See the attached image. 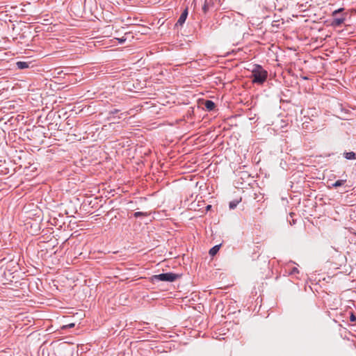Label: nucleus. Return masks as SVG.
Returning <instances> with one entry per match:
<instances>
[{"mask_svg":"<svg viewBox=\"0 0 356 356\" xmlns=\"http://www.w3.org/2000/svg\"><path fill=\"white\" fill-rule=\"evenodd\" d=\"M211 205H207L206 207V209H207V211H209L211 209Z\"/></svg>","mask_w":356,"mask_h":356,"instance_id":"19","label":"nucleus"},{"mask_svg":"<svg viewBox=\"0 0 356 356\" xmlns=\"http://www.w3.org/2000/svg\"><path fill=\"white\" fill-rule=\"evenodd\" d=\"M204 106L208 111H211L216 108L215 103L211 100H206L204 103Z\"/></svg>","mask_w":356,"mask_h":356,"instance_id":"5","label":"nucleus"},{"mask_svg":"<svg viewBox=\"0 0 356 356\" xmlns=\"http://www.w3.org/2000/svg\"><path fill=\"white\" fill-rule=\"evenodd\" d=\"M343 10V8H339L337 10H334L332 13L333 19L331 22V25L332 26H334V27L340 26L344 22V21L346 19L345 17H337V15L339 14L340 12H341Z\"/></svg>","mask_w":356,"mask_h":356,"instance_id":"3","label":"nucleus"},{"mask_svg":"<svg viewBox=\"0 0 356 356\" xmlns=\"http://www.w3.org/2000/svg\"><path fill=\"white\" fill-rule=\"evenodd\" d=\"M239 202L240 201H238V200H234V201L230 202L229 204V209H235L237 207Z\"/></svg>","mask_w":356,"mask_h":356,"instance_id":"12","label":"nucleus"},{"mask_svg":"<svg viewBox=\"0 0 356 356\" xmlns=\"http://www.w3.org/2000/svg\"><path fill=\"white\" fill-rule=\"evenodd\" d=\"M296 272H297V273H298V268H297L294 267V268H293V270H292V272H291V273H296Z\"/></svg>","mask_w":356,"mask_h":356,"instance_id":"18","label":"nucleus"},{"mask_svg":"<svg viewBox=\"0 0 356 356\" xmlns=\"http://www.w3.org/2000/svg\"><path fill=\"white\" fill-rule=\"evenodd\" d=\"M118 40L120 44H122L126 41L127 38L124 37H122L121 38H118Z\"/></svg>","mask_w":356,"mask_h":356,"instance_id":"17","label":"nucleus"},{"mask_svg":"<svg viewBox=\"0 0 356 356\" xmlns=\"http://www.w3.org/2000/svg\"><path fill=\"white\" fill-rule=\"evenodd\" d=\"M148 216L147 213H144V212H141V211H136L134 213V216L136 218L142 217V216Z\"/></svg>","mask_w":356,"mask_h":356,"instance_id":"11","label":"nucleus"},{"mask_svg":"<svg viewBox=\"0 0 356 356\" xmlns=\"http://www.w3.org/2000/svg\"><path fill=\"white\" fill-rule=\"evenodd\" d=\"M181 277V275L173 273H165L152 277V281H163L172 282Z\"/></svg>","mask_w":356,"mask_h":356,"instance_id":"2","label":"nucleus"},{"mask_svg":"<svg viewBox=\"0 0 356 356\" xmlns=\"http://www.w3.org/2000/svg\"><path fill=\"white\" fill-rule=\"evenodd\" d=\"M74 327V323H70L62 327V329L72 328Z\"/></svg>","mask_w":356,"mask_h":356,"instance_id":"14","label":"nucleus"},{"mask_svg":"<svg viewBox=\"0 0 356 356\" xmlns=\"http://www.w3.org/2000/svg\"><path fill=\"white\" fill-rule=\"evenodd\" d=\"M268 75V72L261 65L254 64L252 66L250 79L253 83L262 85L266 81Z\"/></svg>","mask_w":356,"mask_h":356,"instance_id":"1","label":"nucleus"},{"mask_svg":"<svg viewBox=\"0 0 356 356\" xmlns=\"http://www.w3.org/2000/svg\"><path fill=\"white\" fill-rule=\"evenodd\" d=\"M346 182V179H339L336 181L334 184H332L333 188H338L339 186H343Z\"/></svg>","mask_w":356,"mask_h":356,"instance_id":"10","label":"nucleus"},{"mask_svg":"<svg viewBox=\"0 0 356 356\" xmlns=\"http://www.w3.org/2000/svg\"><path fill=\"white\" fill-rule=\"evenodd\" d=\"M188 8H186L179 16L177 23L175 24V26H182L186 22V19L188 17Z\"/></svg>","mask_w":356,"mask_h":356,"instance_id":"4","label":"nucleus"},{"mask_svg":"<svg viewBox=\"0 0 356 356\" xmlns=\"http://www.w3.org/2000/svg\"><path fill=\"white\" fill-rule=\"evenodd\" d=\"M350 321L351 322H356V316L354 315L353 314H351L350 316Z\"/></svg>","mask_w":356,"mask_h":356,"instance_id":"15","label":"nucleus"},{"mask_svg":"<svg viewBox=\"0 0 356 356\" xmlns=\"http://www.w3.org/2000/svg\"><path fill=\"white\" fill-rule=\"evenodd\" d=\"M343 157L347 160H355L356 159V153L353 152H345L343 154Z\"/></svg>","mask_w":356,"mask_h":356,"instance_id":"8","label":"nucleus"},{"mask_svg":"<svg viewBox=\"0 0 356 356\" xmlns=\"http://www.w3.org/2000/svg\"><path fill=\"white\" fill-rule=\"evenodd\" d=\"M212 6H213V2L211 1V0H209V1L205 0L204 3L202 8L204 14H206L209 11L210 7H211Z\"/></svg>","mask_w":356,"mask_h":356,"instance_id":"7","label":"nucleus"},{"mask_svg":"<svg viewBox=\"0 0 356 356\" xmlns=\"http://www.w3.org/2000/svg\"><path fill=\"white\" fill-rule=\"evenodd\" d=\"M220 245H216L209 250V254L210 256H215L220 250Z\"/></svg>","mask_w":356,"mask_h":356,"instance_id":"9","label":"nucleus"},{"mask_svg":"<svg viewBox=\"0 0 356 356\" xmlns=\"http://www.w3.org/2000/svg\"><path fill=\"white\" fill-rule=\"evenodd\" d=\"M119 111H120V110L115 108V109L111 110V111L109 112V114H111V115H114V114L118 113Z\"/></svg>","mask_w":356,"mask_h":356,"instance_id":"16","label":"nucleus"},{"mask_svg":"<svg viewBox=\"0 0 356 356\" xmlns=\"http://www.w3.org/2000/svg\"><path fill=\"white\" fill-rule=\"evenodd\" d=\"M289 216H290L291 219L287 218V220L289 222L291 225H295L296 224V220L293 219V216H295V213L291 212V213H289Z\"/></svg>","mask_w":356,"mask_h":356,"instance_id":"13","label":"nucleus"},{"mask_svg":"<svg viewBox=\"0 0 356 356\" xmlns=\"http://www.w3.org/2000/svg\"><path fill=\"white\" fill-rule=\"evenodd\" d=\"M31 62H25V61H17L16 63V67L19 70H24L29 67Z\"/></svg>","mask_w":356,"mask_h":356,"instance_id":"6","label":"nucleus"}]
</instances>
